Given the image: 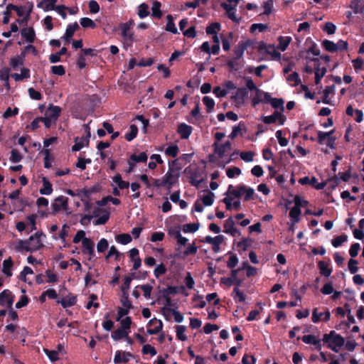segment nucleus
I'll use <instances>...</instances> for the list:
<instances>
[{"label":"nucleus","instance_id":"obj_1","mask_svg":"<svg viewBox=\"0 0 364 364\" xmlns=\"http://www.w3.org/2000/svg\"><path fill=\"white\" fill-rule=\"evenodd\" d=\"M322 341L328 343V348L335 353L338 352V348H341L345 344L344 338L334 331H331L329 333H325Z\"/></svg>","mask_w":364,"mask_h":364},{"label":"nucleus","instance_id":"obj_2","mask_svg":"<svg viewBox=\"0 0 364 364\" xmlns=\"http://www.w3.org/2000/svg\"><path fill=\"white\" fill-rule=\"evenodd\" d=\"M257 49L259 53L270 55L274 59H279L281 56V53L276 50L273 44L267 45L264 41L257 43Z\"/></svg>","mask_w":364,"mask_h":364},{"label":"nucleus","instance_id":"obj_3","mask_svg":"<svg viewBox=\"0 0 364 364\" xmlns=\"http://www.w3.org/2000/svg\"><path fill=\"white\" fill-rule=\"evenodd\" d=\"M43 235L42 232H36L31 235L28 240V250L27 252H33L41 250L43 247V244L41 242V236Z\"/></svg>","mask_w":364,"mask_h":364},{"label":"nucleus","instance_id":"obj_4","mask_svg":"<svg viewBox=\"0 0 364 364\" xmlns=\"http://www.w3.org/2000/svg\"><path fill=\"white\" fill-rule=\"evenodd\" d=\"M184 172L188 175L190 184L193 186L198 188L199 185L203 181L202 178L200 180L198 179L199 177H200L201 175L198 168H192L191 167H186L184 170Z\"/></svg>","mask_w":364,"mask_h":364},{"label":"nucleus","instance_id":"obj_5","mask_svg":"<svg viewBox=\"0 0 364 364\" xmlns=\"http://www.w3.org/2000/svg\"><path fill=\"white\" fill-rule=\"evenodd\" d=\"M51 207V214L53 215L62 209L65 210L68 208V198L63 196H60L55 199V201L52 203Z\"/></svg>","mask_w":364,"mask_h":364},{"label":"nucleus","instance_id":"obj_6","mask_svg":"<svg viewBox=\"0 0 364 364\" xmlns=\"http://www.w3.org/2000/svg\"><path fill=\"white\" fill-rule=\"evenodd\" d=\"M287 117L282 114L280 112L274 111L272 114L269 116H264L262 118V121L264 124H270L275 123L277 120L280 125H283L286 122Z\"/></svg>","mask_w":364,"mask_h":364},{"label":"nucleus","instance_id":"obj_7","mask_svg":"<svg viewBox=\"0 0 364 364\" xmlns=\"http://www.w3.org/2000/svg\"><path fill=\"white\" fill-rule=\"evenodd\" d=\"M14 301V296L9 289H5L0 293V305L2 306H7L11 309Z\"/></svg>","mask_w":364,"mask_h":364},{"label":"nucleus","instance_id":"obj_8","mask_svg":"<svg viewBox=\"0 0 364 364\" xmlns=\"http://www.w3.org/2000/svg\"><path fill=\"white\" fill-rule=\"evenodd\" d=\"M82 245L83 247L82 252L84 254H87L90 256L89 259H91L95 256V243L91 239L84 238L82 242Z\"/></svg>","mask_w":364,"mask_h":364},{"label":"nucleus","instance_id":"obj_9","mask_svg":"<svg viewBox=\"0 0 364 364\" xmlns=\"http://www.w3.org/2000/svg\"><path fill=\"white\" fill-rule=\"evenodd\" d=\"M226 234L235 237L237 234L240 235V232L235 228V221L232 217L228 218L224 223V230Z\"/></svg>","mask_w":364,"mask_h":364},{"label":"nucleus","instance_id":"obj_10","mask_svg":"<svg viewBox=\"0 0 364 364\" xmlns=\"http://www.w3.org/2000/svg\"><path fill=\"white\" fill-rule=\"evenodd\" d=\"M248 95V92L246 87H240L237 90L235 95L231 97V99L234 100L237 105L240 107L244 104L245 100Z\"/></svg>","mask_w":364,"mask_h":364},{"label":"nucleus","instance_id":"obj_11","mask_svg":"<svg viewBox=\"0 0 364 364\" xmlns=\"http://www.w3.org/2000/svg\"><path fill=\"white\" fill-rule=\"evenodd\" d=\"M214 152L217 154L219 157L224 156L225 153L231 149V142L230 141H225L224 144H219L218 141L213 143Z\"/></svg>","mask_w":364,"mask_h":364},{"label":"nucleus","instance_id":"obj_12","mask_svg":"<svg viewBox=\"0 0 364 364\" xmlns=\"http://www.w3.org/2000/svg\"><path fill=\"white\" fill-rule=\"evenodd\" d=\"M246 189L245 185H238L237 186H233L232 185H229L228 188V191L225 193L226 196L232 195L235 198H240L244 194V191Z\"/></svg>","mask_w":364,"mask_h":364},{"label":"nucleus","instance_id":"obj_13","mask_svg":"<svg viewBox=\"0 0 364 364\" xmlns=\"http://www.w3.org/2000/svg\"><path fill=\"white\" fill-rule=\"evenodd\" d=\"M134 25V21L129 20L126 23H122L119 25V29L121 31V35L124 38H127L130 41H133V33H130L131 26Z\"/></svg>","mask_w":364,"mask_h":364},{"label":"nucleus","instance_id":"obj_14","mask_svg":"<svg viewBox=\"0 0 364 364\" xmlns=\"http://www.w3.org/2000/svg\"><path fill=\"white\" fill-rule=\"evenodd\" d=\"M133 357V354L130 352H123L117 350L114 358V362L116 364L120 363H127L129 361L130 358Z\"/></svg>","mask_w":364,"mask_h":364},{"label":"nucleus","instance_id":"obj_15","mask_svg":"<svg viewBox=\"0 0 364 364\" xmlns=\"http://www.w3.org/2000/svg\"><path fill=\"white\" fill-rule=\"evenodd\" d=\"M177 132L182 139H187L193 132V127L185 123H181L178 126Z\"/></svg>","mask_w":364,"mask_h":364},{"label":"nucleus","instance_id":"obj_16","mask_svg":"<svg viewBox=\"0 0 364 364\" xmlns=\"http://www.w3.org/2000/svg\"><path fill=\"white\" fill-rule=\"evenodd\" d=\"M80 28V26L77 22L70 23L68 25L65 30L64 36L63 37L66 43H69L71 41L72 37L74 33Z\"/></svg>","mask_w":364,"mask_h":364},{"label":"nucleus","instance_id":"obj_17","mask_svg":"<svg viewBox=\"0 0 364 364\" xmlns=\"http://www.w3.org/2000/svg\"><path fill=\"white\" fill-rule=\"evenodd\" d=\"M60 112L61 108L60 107L50 105L48 107L46 115L50 117V119H53V122H55L59 117Z\"/></svg>","mask_w":364,"mask_h":364},{"label":"nucleus","instance_id":"obj_18","mask_svg":"<svg viewBox=\"0 0 364 364\" xmlns=\"http://www.w3.org/2000/svg\"><path fill=\"white\" fill-rule=\"evenodd\" d=\"M178 174L174 175L169 170L164 176L163 179V185H165V186H168V188L170 189L171 187L178 181Z\"/></svg>","mask_w":364,"mask_h":364},{"label":"nucleus","instance_id":"obj_19","mask_svg":"<svg viewBox=\"0 0 364 364\" xmlns=\"http://www.w3.org/2000/svg\"><path fill=\"white\" fill-rule=\"evenodd\" d=\"M21 35L28 43H33L36 38L35 31L32 27L22 28L21 31Z\"/></svg>","mask_w":364,"mask_h":364},{"label":"nucleus","instance_id":"obj_20","mask_svg":"<svg viewBox=\"0 0 364 364\" xmlns=\"http://www.w3.org/2000/svg\"><path fill=\"white\" fill-rule=\"evenodd\" d=\"M154 323H158L159 325L157 326H156L154 328H148L146 330V333L147 334H149V335H156V334H157V333H159V332L161 331V330L163 328V323H162V321L161 320H158L156 318L149 320V321L148 322V326H151Z\"/></svg>","mask_w":364,"mask_h":364},{"label":"nucleus","instance_id":"obj_21","mask_svg":"<svg viewBox=\"0 0 364 364\" xmlns=\"http://www.w3.org/2000/svg\"><path fill=\"white\" fill-rule=\"evenodd\" d=\"M300 204L296 202V205H294L289 211V217L293 220L294 223H297L300 220V215L301 213V209L299 208Z\"/></svg>","mask_w":364,"mask_h":364},{"label":"nucleus","instance_id":"obj_22","mask_svg":"<svg viewBox=\"0 0 364 364\" xmlns=\"http://www.w3.org/2000/svg\"><path fill=\"white\" fill-rule=\"evenodd\" d=\"M108 202H112L114 205H118L121 203V200L117 198H114L112 196H107L103 197L101 200L96 201L98 206H105Z\"/></svg>","mask_w":364,"mask_h":364},{"label":"nucleus","instance_id":"obj_23","mask_svg":"<svg viewBox=\"0 0 364 364\" xmlns=\"http://www.w3.org/2000/svg\"><path fill=\"white\" fill-rule=\"evenodd\" d=\"M57 303L60 304L64 309H66L68 307H70L76 304L77 296H70L67 298H63L60 300H58Z\"/></svg>","mask_w":364,"mask_h":364},{"label":"nucleus","instance_id":"obj_24","mask_svg":"<svg viewBox=\"0 0 364 364\" xmlns=\"http://www.w3.org/2000/svg\"><path fill=\"white\" fill-rule=\"evenodd\" d=\"M43 188L39 190L41 195H50L53 192V186L50 182L46 178H43Z\"/></svg>","mask_w":364,"mask_h":364},{"label":"nucleus","instance_id":"obj_25","mask_svg":"<svg viewBox=\"0 0 364 364\" xmlns=\"http://www.w3.org/2000/svg\"><path fill=\"white\" fill-rule=\"evenodd\" d=\"M363 0H353L350 2V8L353 10L355 14H363L364 13V4H363Z\"/></svg>","mask_w":364,"mask_h":364},{"label":"nucleus","instance_id":"obj_26","mask_svg":"<svg viewBox=\"0 0 364 364\" xmlns=\"http://www.w3.org/2000/svg\"><path fill=\"white\" fill-rule=\"evenodd\" d=\"M318 267L320 274L326 277H328L332 273V269L328 267V264L323 261H319L318 262Z\"/></svg>","mask_w":364,"mask_h":364},{"label":"nucleus","instance_id":"obj_27","mask_svg":"<svg viewBox=\"0 0 364 364\" xmlns=\"http://www.w3.org/2000/svg\"><path fill=\"white\" fill-rule=\"evenodd\" d=\"M231 296L233 298L235 302H244L246 299L245 294L237 287H234L233 291L231 294Z\"/></svg>","mask_w":364,"mask_h":364},{"label":"nucleus","instance_id":"obj_28","mask_svg":"<svg viewBox=\"0 0 364 364\" xmlns=\"http://www.w3.org/2000/svg\"><path fill=\"white\" fill-rule=\"evenodd\" d=\"M13 261L11 257H9L8 259L4 260L3 262V269L2 272L4 274H6L7 277H11L12 272H11V268L13 267Z\"/></svg>","mask_w":364,"mask_h":364},{"label":"nucleus","instance_id":"obj_29","mask_svg":"<svg viewBox=\"0 0 364 364\" xmlns=\"http://www.w3.org/2000/svg\"><path fill=\"white\" fill-rule=\"evenodd\" d=\"M335 90V85L326 86L323 92L322 97V102L326 105L331 104V100H329V95L333 93Z\"/></svg>","mask_w":364,"mask_h":364},{"label":"nucleus","instance_id":"obj_30","mask_svg":"<svg viewBox=\"0 0 364 364\" xmlns=\"http://www.w3.org/2000/svg\"><path fill=\"white\" fill-rule=\"evenodd\" d=\"M167 23L166 25V31L171 32L173 34L178 33V29L175 26L173 22V18L171 14L167 15L166 16Z\"/></svg>","mask_w":364,"mask_h":364},{"label":"nucleus","instance_id":"obj_31","mask_svg":"<svg viewBox=\"0 0 364 364\" xmlns=\"http://www.w3.org/2000/svg\"><path fill=\"white\" fill-rule=\"evenodd\" d=\"M89 144V139L85 138H82L80 141H78V138H75V144L72 146L73 151H78L81 149H82L85 145Z\"/></svg>","mask_w":364,"mask_h":364},{"label":"nucleus","instance_id":"obj_32","mask_svg":"<svg viewBox=\"0 0 364 364\" xmlns=\"http://www.w3.org/2000/svg\"><path fill=\"white\" fill-rule=\"evenodd\" d=\"M291 41V38L289 36H279L278 38V48L280 49L282 51H285L288 48V46L289 45Z\"/></svg>","mask_w":364,"mask_h":364},{"label":"nucleus","instance_id":"obj_33","mask_svg":"<svg viewBox=\"0 0 364 364\" xmlns=\"http://www.w3.org/2000/svg\"><path fill=\"white\" fill-rule=\"evenodd\" d=\"M204 191L206 192L207 194L203 196V198H201L203 203L205 206H210L213 205L214 202L215 194L214 193L208 190H205Z\"/></svg>","mask_w":364,"mask_h":364},{"label":"nucleus","instance_id":"obj_34","mask_svg":"<svg viewBox=\"0 0 364 364\" xmlns=\"http://www.w3.org/2000/svg\"><path fill=\"white\" fill-rule=\"evenodd\" d=\"M129 333L127 332V331L119 328L114 331L112 333L111 336L114 341H119L121 339L125 338V337H127V335H129Z\"/></svg>","mask_w":364,"mask_h":364},{"label":"nucleus","instance_id":"obj_35","mask_svg":"<svg viewBox=\"0 0 364 364\" xmlns=\"http://www.w3.org/2000/svg\"><path fill=\"white\" fill-rule=\"evenodd\" d=\"M224 236L223 235H219L215 237V240L211 243L213 251L215 253L218 252L220 250V245L224 241Z\"/></svg>","mask_w":364,"mask_h":364},{"label":"nucleus","instance_id":"obj_36","mask_svg":"<svg viewBox=\"0 0 364 364\" xmlns=\"http://www.w3.org/2000/svg\"><path fill=\"white\" fill-rule=\"evenodd\" d=\"M129 159L135 164L146 163L148 159V156L146 152H141L139 155H136L135 154H132Z\"/></svg>","mask_w":364,"mask_h":364},{"label":"nucleus","instance_id":"obj_37","mask_svg":"<svg viewBox=\"0 0 364 364\" xmlns=\"http://www.w3.org/2000/svg\"><path fill=\"white\" fill-rule=\"evenodd\" d=\"M220 23L218 22H214L206 27L205 31L208 35H214L217 34L218 31H220Z\"/></svg>","mask_w":364,"mask_h":364},{"label":"nucleus","instance_id":"obj_38","mask_svg":"<svg viewBox=\"0 0 364 364\" xmlns=\"http://www.w3.org/2000/svg\"><path fill=\"white\" fill-rule=\"evenodd\" d=\"M138 133V127L135 124H131L129 127V132L127 133L124 138L127 141H131L136 138Z\"/></svg>","mask_w":364,"mask_h":364},{"label":"nucleus","instance_id":"obj_39","mask_svg":"<svg viewBox=\"0 0 364 364\" xmlns=\"http://www.w3.org/2000/svg\"><path fill=\"white\" fill-rule=\"evenodd\" d=\"M100 190V186L95 185L89 188H83L82 190H81V193L83 195L84 197L89 198L92 194L99 192Z\"/></svg>","mask_w":364,"mask_h":364},{"label":"nucleus","instance_id":"obj_40","mask_svg":"<svg viewBox=\"0 0 364 364\" xmlns=\"http://www.w3.org/2000/svg\"><path fill=\"white\" fill-rule=\"evenodd\" d=\"M149 6L145 3L141 4L138 6V16L140 18H144L149 15Z\"/></svg>","mask_w":364,"mask_h":364},{"label":"nucleus","instance_id":"obj_41","mask_svg":"<svg viewBox=\"0 0 364 364\" xmlns=\"http://www.w3.org/2000/svg\"><path fill=\"white\" fill-rule=\"evenodd\" d=\"M161 4L159 1H155L153 3L151 8L152 16L156 18H160L162 16V12L161 11Z\"/></svg>","mask_w":364,"mask_h":364},{"label":"nucleus","instance_id":"obj_42","mask_svg":"<svg viewBox=\"0 0 364 364\" xmlns=\"http://www.w3.org/2000/svg\"><path fill=\"white\" fill-rule=\"evenodd\" d=\"M203 102L206 107L207 112H208V113L212 112L213 111L214 107H215L214 100L208 96H205L203 98Z\"/></svg>","mask_w":364,"mask_h":364},{"label":"nucleus","instance_id":"obj_43","mask_svg":"<svg viewBox=\"0 0 364 364\" xmlns=\"http://www.w3.org/2000/svg\"><path fill=\"white\" fill-rule=\"evenodd\" d=\"M200 227L199 223H187L183 225L182 230L183 232H195Z\"/></svg>","mask_w":364,"mask_h":364},{"label":"nucleus","instance_id":"obj_44","mask_svg":"<svg viewBox=\"0 0 364 364\" xmlns=\"http://www.w3.org/2000/svg\"><path fill=\"white\" fill-rule=\"evenodd\" d=\"M284 101L282 98H273L270 102L272 107L274 109H280L281 112L284 111Z\"/></svg>","mask_w":364,"mask_h":364},{"label":"nucleus","instance_id":"obj_45","mask_svg":"<svg viewBox=\"0 0 364 364\" xmlns=\"http://www.w3.org/2000/svg\"><path fill=\"white\" fill-rule=\"evenodd\" d=\"M109 219V212L106 209L102 213V215L99 217L95 221V225H105L107 223V222Z\"/></svg>","mask_w":364,"mask_h":364},{"label":"nucleus","instance_id":"obj_46","mask_svg":"<svg viewBox=\"0 0 364 364\" xmlns=\"http://www.w3.org/2000/svg\"><path fill=\"white\" fill-rule=\"evenodd\" d=\"M178 151H179V148H178V145L174 144V145L168 146L165 150V154L167 156L175 158L177 156Z\"/></svg>","mask_w":364,"mask_h":364},{"label":"nucleus","instance_id":"obj_47","mask_svg":"<svg viewBox=\"0 0 364 364\" xmlns=\"http://www.w3.org/2000/svg\"><path fill=\"white\" fill-rule=\"evenodd\" d=\"M176 336L177 338L181 341H185L187 340V336L184 335V332L186 331V326H176Z\"/></svg>","mask_w":364,"mask_h":364},{"label":"nucleus","instance_id":"obj_48","mask_svg":"<svg viewBox=\"0 0 364 364\" xmlns=\"http://www.w3.org/2000/svg\"><path fill=\"white\" fill-rule=\"evenodd\" d=\"M242 129L246 131L245 124L240 122L237 126H235L233 127L232 132L229 135V137L232 139H234L240 133Z\"/></svg>","mask_w":364,"mask_h":364},{"label":"nucleus","instance_id":"obj_49","mask_svg":"<svg viewBox=\"0 0 364 364\" xmlns=\"http://www.w3.org/2000/svg\"><path fill=\"white\" fill-rule=\"evenodd\" d=\"M322 46L325 48L326 50L331 53H334L337 51V48H336V43L329 40H324L322 41Z\"/></svg>","mask_w":364,"mask_h":364},{"label":"nucleus","instance_id":"obj_50","mask_svg":"<svg viewBox=\"0 0 364 364\" xmlns=\"http://www.w3.org/2000/svg\"><path fill=\"white\" fill-rule=\"evenodd\" d=\"M348 239V236L346 235H341L334 237L331 240V244L334 247H340L344 242H346Z\"/></svg>","mask_w":364,"mask_h":364},{"label":"nucleus","instance_id":"obj_51","mask_svg":"<svg viewBox=\"0 0 364 364\" xmlns=\"http://www.w3.org/2000/svg\"><path fill=\"white\" fill-rule=\"evenodd\" d=\"M9 73L10 70L8 68H4L0 70V80L5 82V86L9 87Z\"/></svg>","mask_w":364,"mask_h":364},{"label":"nucleus","instance_id":"obj_52","mask_svg":"<svg viewBox=\"0 0 364 364\" xmlns=\"http://www.w3.org/2000/svg\"><path fill=\"white\" fill-rule=\"evenodd\" d=\"M178 292V287L168 286L166 288L163 289L162 294L163 297L170 296V295H174Z\"/></svg>","mask_w":364,"mask_h":364},{"label":"nucleus","instance_id":"obj_53","mask_svg":"<svg viewBox=\"0 0 364 364\" xmlns=\"http://www.w3.org/2000/svg\"><path fill=\"white\" fill-rule=\"evenodd\" d=\"M116 240L122 245H127L132 241V237L127 233H122L116 237Z\"/></svg>","mask_w":364,"mask_h":364},{"label":"nucleus","instance_id":"obj_54","mask_svg":"<svg viewBox=\"0 0 364 364\" xmlns=\"http://www.w3.org/2000/svg\"><path fill=\"white\" fill-rule=\"evenodd\" d=\"M80 25L85 28H95L96 27L95 23L92 19H90V18H87V17L82 18L80 19Z\"/></svg>","mask_w":364,"mask_h":364},{"label":"nucleus","instance_id":"obj_55","mask_svg":"<svg viewBox=\"0 0 364 364\" xmlns=\"http://www.w3.org/2000/svg\"><path fill=\"white\" fill-rule=\"evenodd\" d=\"M252 240L247 237L242 238L241 241L238 242L237 246L241 248L243 251H246L249 247L251 246Z\"/></svg>","mask_w":364,"mask_h":364},{"label":"nucleus","instance_id":"obj_56","mask_svg":"<svg viewBox=\"0 0 364 364\" xmlns=\"http://www.w3.org/2000/svg\"><path fill=\"white\" fill-rule=\"evenodd\" d=\"M132 323V318L129 316H127L125 318L122 320L120 319V328L124 329L129 333Z\"/></svg>","mask_w":364,"mask_h":364},{"label":"nucleus","instance_id":"obj_57","mask_svg":"<svg viewBox=\"0 0 364 364\" xmlns=\"http://www.w3.org/2000/svg\"><path fill=\"white\" fill-rule=\"evenodd\" d=\"M239 270H231L230 275L233 277V285L235 287L239 288V287L242 286L243 279L238 277Z\"/></svg>","mask_w":364,"mask_h":364},{"label":"nucleus","instance_id":"obj_58","mask_svg":"<svg viewBox=\"0 0 364 364\" xmlns=\"http://www.w3.org/2000/svg\"><path fill=\"white\" fill-rule=\"evenodd\" d=\"M167 271V269L166 267V266L163 264V263H161L160 264H158L156 267H155V269L154 271V274L156 278H159L160 276L166 274Z\"/></svg>","mask_w":364,"mask_h":364},{"label":"nucleus","instance_id":"obj_59","mask_svg":"<svg viewBox=\"0 0 364 364\" xmlns=\"http://www.w3.org/2000/svg\"><path fill=\"white\" fill-rule=\"evenodd\" d=\"M23 159L22 155L20 154V152L16 149H14L11 151V156H10V161L12 163H18L21 161Z\"/></svg>","mask_w":364,"mask_h":364},{"label":"nucleus","instance_id":"obj_60","mask_svg":"<svg viewBox=\"0 0 364 364\" xmlns=\"http://www.w3.org/2000/svg\"><path fill=\"white\" fill-rule=\"evenodd\" d=\"M141 353L144 355L150 354L151 356L156 355L157 351L154 347L149 344H145L142 347Z\"/></svg>","mask_w":364,"mask_h":364},{"label":"nucleus","instance_id":"obj_61","mask_svg":"<svg viewBox=\"0 0 364 364\" xmlns=\"http://www.w3.org/2000/svg\"><path fill=\"white\" fill-rule=\"evenodd\" d=\"M274 2L273 0H267L263 2L262 7L264 8V12L262 14L269 15L273 9Z\"/></svg>","mask_w":364,"mask_h":364},{"label":"nucleus","instance_id":"obj_62","mask_svg":"<svg viewBox=\"0 0 364 364\" xmlns=\"http://www.w3.org/2000/svg\"><path fill=\"white\" fill-rule=\"evenodd\" d=\"M121 302H122V306L124 308H127V309L132 308V304L131 301L129 300L128 292H122Z\"/></svg>","mask_w":364,"mask_h":364},{"label":"nucleus","instance_id":"obj_63","mask_svg":"<svg viewBox=\"0 0 364 364\" xmlns=\"http://www.w3.org/2000/svg\"><path fill=\"white\" fill-rule=\"evenodd\" d=\"M109 244L105 238H102L97 245V250L100 253L104 252L108 248Z\"/></svg>","mask_w":364,"mask_h":364},{"label":"nucleus","instance_id":"obj_64","mask_svg":"<svg viewBox=\"0 0 364 364\" xmlns=\"http://www.w3.org/2000/svg\"><path fill=\"white\" fill-rule=\"evenodd\" d=\"M262 93L263 91L260 89L255 91V96L252 100V105L253 107H256L257 105L262 102V100L261 99Z\"/></svg>","mask_w":364,"mask_h":364}]
</instances>
